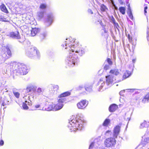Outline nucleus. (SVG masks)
<instances>
[{
  "label": "nucleus",
  "instance_id": "f257e3e1",
  "mask_svg": "<svg viewBox=\"0 0 149 149\" xmlns=\"http://www.w3.org/2000/svg\"><path fill=\"white\" fill-rule=\"evenodd\" d=\"M70 40L69 39H66V41L61 46L62 49L70 51V54L65 60V63L69 67H73L77 65L79 62L77 54L82 56L84 54L85 50L80 45H79V43L76 44L77 42L74 40H72L73 42L70 41Z\"/></svg>",
  "mask_w": 149,
  "mask_h": 149
},
{
  "label": "nucleus",
  "instance_id": "f03ea898",
  "mask_svg": "<svg viewBox=\"0 0 149 149\" xmlns=\"http://www.w3.org/2000/svg\"><path fill=\"white\" fill-rule=\"evenodd\" d=\"M11 71H14L17 75L26 74L28 71L26 66L23 64L15 62L11 63L9 65Z\"/></svg>",
  "mask_w": 149,
  "mask_h": 149
},
{
  "label": "nucleus",
  "instance_id": "7ed1b4c3",
  "mask_svg": "<svg viewBox=\"0 0 149 149\" xmlns=\"http://www.w3.org/2000/svg\"><path fill=\"white\" fill-rule=\"evenodd\" d=\"M83 120L77 116L75 119L71 120L70 119L68 127L71 130V132L76 131L77 130H80L83 127Z\"/></svg>",
  "mask_w": 149,
  "mask_h": 149
},
{
  "label": "nucleus",
  "instance_id": "20e7f679",
  "mask_svg": "<svg viewBox=\"0 0 149 149\" xmlns=\"http://www.w3.org/2000/svg\"><path fill=\"white\" fill-rule=\"evenodd\" d=\"M66 100L65 98H60L58 100V103L56 105L54 104L53 103H50L48 106L45 108V110L47 111H56L59 110L63 107V103L65 102Z\"/></svg>",
  "mask_w": 149,
  "mask_h": 149
},
{
  "label": "nucleus",
  "instance_id": "39448f33",
  "mask_svg": "<svg viewBox=\"0 0 149 149\" xmlns=\"http://www.w3.org/2000/svg\"><path fill=\"white\" fill-rule=\"evenodd\" d=\"M26 55L29 58H33L37 56L38 58H39L40 54L39 52L36 48L34 47H29L26 50Z\"/></svg>",
  "mask_w": 149,
  "mask_h": 149
},
{
  "label": "nucleus",
  "instance_id": "423d86ee",
  "mask_svg": "<svg viewBox=\"0 0 149 149\" xmlns=\"http://www.w3.org/2000/svg\"><path fill=\"white\" fill-rule=\"evenodd\" d=\"M116 138L109 137L107 138L104 141V146L107 148L114 147L116 143Z\"/></svg>",
  "mask_w": 149,
  "mask_h": 149
},
{
  "label": "nucleus",
  "instance_id": "0eeeda50",
  "mask_svg": "<svg viewBox=\"0 0 149 149\" xmlns=\"http://www.w3.org/2000/svg\"><path fill=\"white\" fill-rule=\"evenodd\" d=\"M1 55L4 60L9 57L11 55V53L9 48L8 47H3L1 51Z\"/></svg>",
  "mask_w": 149,
  "mask_h": 149
},
{
  "label": "nucleus",
  "instance_id": "6e6552de",
  "mask_svg": "<svg viewBox=\"0 0 149 149\" xmlns=\"http://www.w3.org/2000/svg\"><path fill=\"white\" fill-rule=\"evenodd\" d=\"M149 149V138L145 139L144 141L142 142L135 149Z\"/></svg>",
  "mask_w": 149,
  "mask_h": 149
},
{
  "label": "nucleus",
  "instance_id": "1a4fd4ad",
  "mask_svg": "<svg viewBox=\"0 0 149 149\" xmlns=\"http://www.w3.org/2000/svg\"><path fill=\"white\" fill-rule=\"evenodd\" d=\"M9 36L10 37L13 38L19 39V41L20 42H22L25 40L24 38L21 37L19 33L17 31L10 32Z\"/></svg>",
  "mask_w": 149,
  "mask_h": 149
},
{
  "label": "nucleus",
  "instance_id": "9d476101",
  "mask_svg": "<svg viewBox=\"0 0 149 149\" xmlns=\"http://www.w3.org/2000/svg\"><path fill=\"white\" fill-rule=\"evenodd\" d=\"M44 88L40 87L36 88L35 94L32 95V97L33 99H36L39 97L40 96L43 95L44 92Z\"/></svg>",
  "mask_w": 149,
  "mask_h": 149
},
{
  "label": "nucleus",
  "instance_id": "9b49d317",
  "mask_svg": "<svg viewBox=\"0 0 149 149\" xmlns=\"http://www.w3.org/2000/svg\"><path fill=\"white\" fill-rule=\"evenodd\" d=\"M88 103V102L86 100H83L78 102L77 106L79 109H84L87 107Z\"/></svg>",
  "mask_w": 149,
  "mask_h": 149
},
{
  "label": "nucleus",
  "instance_id": "f8f14e48",
  "mask_svg": "<svg viewBox=\"0 0 149 149\" xmlns=\"http://www.w3.org/2000/svg\"><path fill=\"white\" fill-rule=\"evenodd\" d=\"M107 85V86H110L115 81V80L112 75H109L108 76H106Z\"/></svg>",
  "mask_w": 149,
  "mask_h": 149
},
{
  "label": "nucleus",
  "instance_id": "ddd939ff",
  "mask_svg": "<svg viewBox=\"0 0 149 149\" xmlns=\"http://www.w3.org/2000/svg\"><path fill=\"white\" fill-rule=\"evenodd\" d=\"M97 84L98 85H100V87L98 89V91H100L103 88L102 90L107 88L109 86L107 85V84H105V81H103L102 79H100Z\"/></svg>",
  "mask_w": 149,
  "mask_h": 149
},
{
  "label": "nucleus",
  "instance_id": "4468645a",
  "mask_svg": "<svg viewBox=\"0 0 149 149\" xmlns=\"http://www.w3.org/2000/svg\"><path fill=\"white\" fill-rule=\"evenodd\" d=\"M54 16L52 14H49L47 15V19L45 22V25L47 26L50 25L53 22Z\"/></svg>",
  "mask_w": 149,
  "mask_h": 149
},
{
  "label": "nucleus",
  "instance_id": "2eb2a0df",
  "mask_svg": "<svg viewBox=\"0 0 149 149\" xmlns=\"http://www.w3.org/2000/svg\"><path fill=\"white\" fill-rule=\"evenodd\" d=\"M120 126L117 125L115 127L113 130V137L117 138L120 131Z\"/></svg>",
  "mask_w": 149,
  "mask_h": 149
},
{
  "label": "nucleus",
  "instance_id": "dca6fc26",
  "mask_svg": "<svg viewBox=\"0 0 149 149\" xmlns=\"http://www.w3.org/2000/svg\"><path fill=\"white\" fill-rule=\"evenodd\" d=\"M100 141L98 139H95L94 141L92 142L89 146V149H91L93 146L95 148L98 147L100 145Z\"/></svg>",
  "mask_w": 149,
  "mask_h": 149
},
{
  "label": "nucleus",
  "instance_id": "f3484780",
  "mask_svg": "<svg viewBox=\"0 0 149 149\" xmlns=\"http://www.w3.org/2000/svg\"><path fill=\"white\" fill-rule=\"evenodd\" d=\"M37 87L35 86L30 85L28 86L26 88V92L27 93L31 92L33 93L36 92Z\"/></svg>",
  "mask_w": 149,
  "mask_h": 149
},
{
  "label": "nucleus",
  "instance_id": "a211bd4d",
  "mask_svg": "<svg viewBox=\"0 0 149 149\" xmlns=\"http://www.w3.org/2000/svg\"><path fill=\"white\" fill-rule=\"evenodd\" d=\"M40 29L38 28H32L31 30V34L32 36H34L39 32Z\"/></svg>",
  "mask_w": 149,
  "mask_h": 149
},
{
  "label": "nucleus",
  "instance_id": "6ab92c4d",
  "mask_svg": "<svg viewBox=\"0 0 149 149\" xmlns=\"http://www.w3.org/2000/svg\"><path fill=\"white\" fill-rule=\"evenodd\" d=\"M26 97H27L26 96H25L23 97V98H24V100H25V102L26 103H27L29 106L31 105L32 104V103L31 101L30 100V98H31V97H32V95L31 96H28V98H27L28 101H27V100H26Z\"/></svg>",
  "mask_w": 149,
  "mask_h": 149
},
{
  "label": "nucleus",
  "instance_id": "aec40b11",
  "mask_svg": "<svg viewBox=\"0 0 149 149\" xmlns=\"http://www.w3.org/2000/svg\"><path fill=\"white\" fill-rule=\"evenodd\" d=\"M117 108V106L115 104H113L111 105L109 108V110L110 112L114 111Z\"/></svg>",
  "mask_w": 149,
  "mask_h": 149
},
{
  "label": "nucleus",
  "instance_id": "412c9836",
  "mask_svg": "<svg viewBox=\"0 0 149 149\" xmlns=\"http://www.w3.org/2000/svg\"><path fill=\"white\" fill-rule=\"evenodd\" d=\"M110 73L115 75H118L119 73L118 70L117 69H113L111 70L110 72Z\"/></svg>",
  "mask_w": 149,
  "mask_h": 149
},
{
  "label": "nucleus",
  "instance_id": "4be33fe9",
  "mask_svg": "<svg viewBox=\"0 0 149 149\" xmlns=\"http://www.w3.org/2000/svg\"><path fill=\"white\" fill-rule=\"evenodd\" d=\"M71 93L69 92H66L61 94L59 96L60 98H65L64 97L69 96L70 95Z\"/></svg>",
  "mask_w": 149,
  "mask_h": 149
},
{
  "label": "nucleus",
  "instance_id": "5701e85b",
  "mask_svg": "<svg viewBox=\"0 0 149 149\" xmlns=\"http://www.w3.org/2000/svg\"><path fill=\"white\" fill-rule=\"evenodd\" d=\"M0 8L3 12L6 13H8V11L5 5L3 4H2L0 6Z\"/></svg>",
  "mask_w": 149,
  "mask_h": 149
},
{
  "label": "nucleus",
  "instance_id": "b1692460",
  "mask_svg": "<svg viewBox=\"0 0 149 149\" xmlns=\"http://www.w3.org/2000/svg\"><path fill=\"white\" fill-rule=\"evenodd\" d=\"M44 12L43 11H41L38 13V17L39 19H42L44 16Z\"/></svg>",
  "mask_w": 149,
  "mask_h": 149
},
{
  "label": "nucleus",
  "instance_id": "393cba45",
  "mask_svg": "<svg viewBox=\"0 0 149 149\" xmlns=\"http://www.w3.org/2000/svg\"><path fill=\"white\" fill-rule=\"evenodd\" d=\"M131 74V72L130 71H127L124 73L123 78L124 79H125L130 76Z\"/></svg>",
  "mask_w": 149,
  "mask_h": 149
},
{
  "label": "nucleus",
  "instance_id": "a878e982",
  "mask_svg": "<svg viewBox=\"0 0 149 149\" xmlns=\"http://www.w3.org/2000/svg\"><path fill=\"white\" fill-rule=\"evenodd\" d=\"M49 87L51 88V91H53V89L54 91H57L59 87L57 85H51L49 86Z\"/></svg>",
  "mask_w": 149,
  "mask_h": 149
},
{
  "label": "nucleus",
  "instance_id": "bb28decb",
  "mask_svg": "<svg viewBox=\"0 0 149 149\" xmlns=\"http://www.w3.org/2000/svg\"><path fill=\"white\" fill-rule=\"evenodd\" d=\"M92 86L91 85L86 86L85 87V89L86 91L90 92L92 91Z\"/></svg>",
  "mask_w": 149,
  "mask_h": 149
},
{
  "label": "nucleus",
  "instance_id": "cd10ccee",
  "mask_svg": "<svg viewBox=\"0 0 149 149\" xmlns=\"http://www.w3.org/2000/svg\"><path fill=\"white\" fill-rule=\"evenodd\" d=\"M110 122V120L109 119H106L103 123V125L104 126H107Z\"/></svg>",
  "mask_w": 149,
  "mask_h": 149
},
{
  "label": "nucleus",
  "instance_id": "c85d7f7f",
  "mask_svg": "<svg viewBox=\"0 0 149 149\" xmlns=\"http://www.w3.org/2000/svg\"><path fill=\"white\" fill-rule=\"evenodd\" d=\"M119 10L120 12L123 14L124 15L125 13V8L123 7H120Z\"/></svg>",
  "mask_w": 149,
  "mask_h": 149
},
{
  "label": "nucleus",
  "instance_id": "c756f323",
  "mask_svg": "<svg viewBox=\"0 0 149 149\" xmlns=\"http://www.w3.org/2000/svg\"><path fill=\"white\" fill-rule=\"evenodd\" d=\"M148 126V124L147 122L146 121H144V122L141 123L140 125V127L141 128H142L144 127H146Z\"/></svg>",
  "mask_w": 149,
  "mask_h": 149
},
{
  "label": "nucleus",
  "instance_id": "7c9ffc66",
  "mask_svg": "<svg viewBox=\"0 0 149 149\" xmlns=\"http://www.w3.org/2000/svg\"><path fill=\"white\" fill-rule=\"evenodd\" d=\"M100 7V9L102 11H105L106 9H107L106 6L103 4L101 5Z\"/></svg>",
  "mask_w": 149,
  "mask_h": 149
},
{
  "label": "nucleus",
  "instance_id": "2f4dec72",
  "mask_svg": "<svg viewBox=\"0 0 149 149\" xmlns=\"http://www.w3.org/2000/svg\"><path fill=\"white\" fill-rule=\"evenodd\" d=\"M0 21H3L4 22H8V21L6 20V19L5 18L4 16H0Z\"/></svg>",
  "mask_w": 149,
  "mask_h": 149
},
{
  "label": "nucleus",
  "instance_id": "473e14b6",
  "mask_svg": "<svg viewBox=\"0 0 149 149\" xmlns=\"http://www.w3.org/2000/svg\"><path fill=\"white\" fill-rule=\"evenodd\" d=\"M22 107L24 109H28V107L26 103L23 102L22 104Z\"/></svg>",
  "mask_w": 149,
  "mask_h": 149
},
{
  "label": "nucleus",
  "instance_id": "72a5a7b5",
  "mask_svg": "<svg viewBox=\"0 0 149 149\" xmlns=\"http://www.w3.org/2000/svg\"><path fill=\"white\" fill-rule=\"evenodd\" d=\"M111 131L110 130H108L106 132H105V134L106 136H109L111 134Z\"/></svg>",
  "mask_w": 149,
  "mask_h": 149
},
{
  "label": "nucleus",
  "instance_id": "f704fd0d",
  "mask_svg": "<svg viewBox=\"0 0 149 149\" xmlns=\"http://www.w3.org/2000/svg\"><path fill=\"white\" fill-rule=\"evenodd\" d=\"M128 14L129 17L132 20H133V16L132 13V12L131 10L129 11L128 12Z\"/></svg>",
  "mask_w": 149,
  "mask_h": 149
},
{
  "label": "nucleus",
  "instance_id": "c9c22d12",
  "mask_svg": "<svg viewBox=\"0 0 149 149\" xmlns=\"http://www.w3.org/2000/svg\"><path fill=\"white\" fill-rule=\"evenodd\" d=\"M46 5L44 4H42L40 6V8L42 9H45L46 8Z\"/></svg>",
  "mask_w": 149,
  "mask_h": 149
},
{
  "label": "nucleus",
  "instance_id": "e433bc0d",
  "mask_svg": "<svg viewBox=\"0 0 149 149\" xmlns=\"http://www.w3.org/2000/svg\"><path fill=\"white\" fill-rule=\"evenodd\" d=\"M14 95L17 98H18L19 96V93L18 92H13Z\"/></svg>",
  "mask_w": 149,
  "mask_h": 149
},
{
  "label": "nucleus",
  "instance_id": "4c0bfd02",
  "mask_svg": "<svg viewBox=\"0 0 149 149\" xmlns=\"http://www.w3.org/2000/svg\"><path fill=\"white\" fill-rule=\"evenodd\" d=\"M107 61L109 65H111L112 64V62L110 58H108L107 59Z\"/></svg>",
  "mask_w": 149,
  "mask_h": 149
},
{
  "label": "nucleus",
  "instance_id": "58836bf2",
  "mask_svg": "<svg viewBox=\"0 0 149 149\" xmlns=\"http://www.w3.org/2000/svg\"><path fill=\"white\" fill-rule=\"evenodd\" d=\"M46 36V33H44L41 34L40 35V37L41 38H44Z\"/></svg>",
  "mask_w": 149,
  "mask_h": 149
},
{
  "label": "nucleus",
  "instance_id": "ea45409f",
  "mask_svg": "<svg viewBox=\"0 0 149 149\" xmlns=\"http://www.w3.org/2000/svg\"><path fill=\"white\" fill-rule=\"evenodd\" d=\"M109 68V65H105L104 67V69L105 70H107Z\"/></svg>",
  "mask_w": 149,
  "mask_h": 149
},
{
  "label": "nucleus",
  "instance_id": "a19ab883",
  "mask_svg": "<svg viewBox=\"0 0 149 149\" xmlns=\"http://www.w3.org/2000/svg\"><path fill=\"white\" fill-rule=\"evenodd\" d=\"M83 89H85V88L82 86H79L78 88V90H83Z\"/></svg>",
  "mask_w": 149,
  "mask_h": 149
},
{
  "label": "nucleus",
  "instance_id": "79ce46f5",
  "mask_svg": "<svg viewBox=\"0 0 149 149\" xmlns=\"http://www.w3.org/2000/svg\"><path fill=\"white\" fill-rule=\"evenodd\" d=\"M145 97L147 99L148 102L149 100V92L145 96Z\"/></svg>",
  "mask_w": 149,
  "mask_h": 149
},
{
  "label": "nucleus",
  "instance_id": "37998d69",
  "mask_svg": "<svg viewBox=\"0 0 149 149\" xmlns=\"http://www.w3.org/2000/svg\"><path fill=\"white\" fill-rule=\"evenodd\" d=\"M111 22H112V23L113 24H114V23H115V22H116V20H115V19L113 17V16H112V18L111 19Z\"/></svg>",
  "mask_w": 149,
  "mask_h": 149
},
{
  "label": "nucleus",
  "instance_id": "c03bdc74",
  "mask_svg": "<svg viewBox=\"0 0 149 149\" xmlns=\"http://www.w3.org/2000/svg\"><path fill=\"white\" fill-rule=\"evenodd\" d=\"M115 26L116 28L117 29H118V27H119V26L118 25V24L117 23L115 22L114 24H113Z\"/></svg>",
  "mask_w": 149,
  "mask_h": 149
},
{
  "label": "nucleus",
  "instance_id": "a18cd8bd",
  "mask_svg": "<svg viewBox=\"0 0 149 149\" xmlns=\"http://www.w3.org/2000/svg\"><path fill=\"white\" fill-rule=\"evenodd\" d=\"M125 91V90H123V91H120L119 92V94L120 95H123V93H124Z\"/></svg>",
  "mask_w": 149,
  "mask_h": 149
},
{
  "label": "nucleus",
  "instance_id": "49530a36",
  "mask_svg": "<svg viewBox=\"0 0 149 149\" xmlns=\"http://www.w3.org/2000/svg\"><path fill=\"white\" fill-rule=\"evenodd\" d=\"M147 39L149 41V31L148 32V31H147Z\"/></svg>",
  "mask_w": 149,
  "mask_h": 149
},
{
  "label": "nucleus",
  "instance_id": "de8ad7c7",
  "mask_svg": "<svg viewBox=\"0 0 149 149\" xmlns=\"http://www.w3.org/2000/svg\"><path fill=\"white\" fill-rule=\"evenodd\" d=\"M146 100H147V99L144 97V98L142 100V102L144 103L146 102Z\"/></svg>",
  "mask_w": 149,
  "mask_h": 149
},
{
  "label": "nucleus",
  "instance_id": "09e8293b",
  "mask_svg": "<svg viewBox=\"0 0 149 149\" xmlns=\"http://www.w3.org/2000/svg\"><path fill=\"white\" fill-rule=\"evenodd\" d=\"M4 144V141L2 140H1L0 141V145L3 146Z\"/></svg>",
  "mask_w": 149,
  "mask_h": 149
},
{
  "label": "nucleus",
  "instance_id": "8fccbe9b",
  "mask_svg": "<svg viewBox=\"0 0 149 149\" xmlns=\"http://www.w3.org/2000/svg\"><path fill=\"white\" fill-rule=\"evenodd\" d=\"M88 13H90L91 14H93V13L91 9H88Z\"/></svg>",
  "mask_w": 149,
  "mask_h": 149
},
{
  "label": "nucleus",
  "instance_id": "3c124183",
  "mask_svg": "<svg viewBox=\"0 0 149 149\" xmlns=\"http://www.w3.org/2000/svg\"><path fill=\"white\" fill-rule=\"evenodd\" d=\"M102 31H103L105 33H107V32L106 31V30L105 28L104 27H103V29H102Z\"/></svg>",
  "mask_w": 149,
  "mask_h": 149
},
{
  "label": "nucleus",
  "instance_id": "603ef678",
  "mask_svg": "<svg viewBox=\"0 0 149 149\" xmlns=\"http://www.w3.org/2000/svg\"><path fill=\"white\" fill-rule=\"evenodd\" d=\"M35 107L36 109H38V108L40 107V105L39 104H37V105H35Z\"/></svg>",
  "mask_w": 149,
  "mask_h": 149
},
{
  "label": "nucleus",
  "instance_id": "864d4df0",
  "mask_svg": "<svg viewBox=\"0 0 149 149\" xmlns=\"http://www.w3.org/2000/svg\"><path fill=\"white\" fill-rule=\"evenodd\" d=\"M118 1L121 4H122L123 3L122 0H118Z\"/></svg>",
  "mask_w": 149,
  "mask_h": 149
},
{
  "label": "nucleus",
  "instance_id": "5fc2aeb1",
  "mask_svg": "<svg viewBox=\"0 0 149 149\" xmlns=\"http://www.w3.org/2000/svg\"><path fill=\"white\" fill-rule=\"evenodd\" d=\"M2 105L3 106H5L6 104V103H5L4 102L2 103Z\"/></svg>",
  "mask_w": 149,
  "mask_h": 149
},
{
  "label": "nucleus",
  "instance_id": "6e6d98bb",
  "mask_svg": "<svg viewBox=\"0 0 149 149\" xmlns=\"http://www.w3.org/2000/svg\"><path fill=\"white\" fill-rule=\"evenodd\" d=\"M136 59H133L132 60V62H133V63H135V61H136Z\"/></svg>",
  "mask_w": 149,
  "mask_h": 149
},
{
  "label": "nucleus",
  "instance_id": "4d7b16f0",
  "mask_svg": "<svg viewBox=\"0 0 149 149\" xmlns=\"http://www.w3.org/2000/svg\"><path fill=\"white\" fill-rule=\"evenodd\" d=\"M144 14L146 15V13H147L146 10H144Z\"/></svg>",
  "mask_w": 149,
  "mask_h": 149
},
{
  "label": "nucleus",
  "instance_id": "13d9d810",
  "mask_svg": "<svg viewBox=\"0 0 149 149\" xmlns=\"http://www.w3.org/2000/svg\"><path fill=\"white\" fill-rule=\"evenodd\" d=\"M128 10H130H130H130V6H128Z\"/></svg>",
  "mask_w": 149,
  "mask_h": 149
},
{
  "label": "nucleus",
  "instance_id": "bf43d9fd",
  "mask_svg": "<svg viewBox=\"0 0 149 149\" xmlns=\"http://www.w3.org/2000/svg\"><path fill=\"white\" fill-rule=\"evenodd\" d=\"M148 9V7L147 6H146L144 8V10H146Z\"/></svg>",
  "mask_w": 149,
  "mask_h": 149
},
{
  "label": "nucleus",
  "instance_id": "052dcab7",
  "mask_svg": "<svg viewBox=\"0 0 149 149\" xmlns=\"http://www.w3.org/2000/svg\"><path fill=\"white\" fill-rule=\"evenodd\" d=\"M130 90H134V89H129Z\"/></svg>",
  "mask_w": 149,
  "mask_h": 149
},
{
  "label": "nucleus",
  "instance_id": "680f3d73",
  "mask_svg": "<svg viewBox=\"0 0 149 149\" xmlns=\"http://www.w3.org/2000/svg\"><path fill=\"white\" fill-rule=\"evenodd\" d=\"M128 38L129 39H130V38L129 36H128Z\"/></svg>",
  "mask_w": 149,
  "mask_h": 149
}]
</instances>
